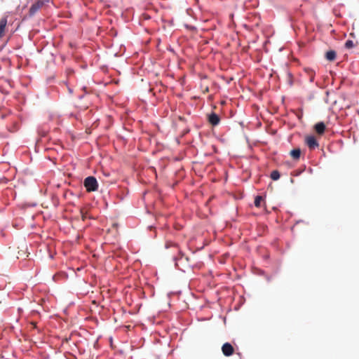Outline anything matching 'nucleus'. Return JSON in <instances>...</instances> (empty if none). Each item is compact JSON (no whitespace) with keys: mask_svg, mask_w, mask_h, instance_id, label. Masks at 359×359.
<instances>
[{"mask_svg":"<svg viewBox=\"0 0 359 359\" xmlns=\"http://www.w3.org/2000/svg\"><path fill=\"white\" fill-rule=\"evenodd\" d=\"M84 187L88 192L95 191L98 188V184L95 177L89 176L84 180Z\"/></svg>","mask_w":359,"mask_h":359,"instance_id":"obj_1","label":"nucleus"},{"mask_svg":"<svg viewBox=\"0 0 359 359\" xmlns=\"http://www.w3.org/2000/svg\"><path fill=\"white\" fill-rule=\"evenodd\" d=\"M50 2V0H36L29 10V16H34L46 4Z\"/></svg>","mask_w":359,"mask_h":359,"instance_id":"obj_2","label":"nucleus"},{"mask_svg":"<svg viewBox=\"0 0 359 359\" xmlns=\"http://www.w3.org/2000/svg\"><path fill=\"white\" fill-rule=\"evenodd\" d=\"M222 351L225 356H230L233 355L234 352V348L231 344L226 342L223 344L222 347Z\"/></svg>","mask_w":359,"mask_h":359,"instance_id":"obj_3","label":"nucleus"},{"mask_svg":"<svg viewBox=\"0 0 359 359\" xmlns=\"http://www.w3.org/2000/svg\"><path fill=\"white\" fill-rule=\"evenodd\" d=\"M306 143L310 149H314L318 147V143L314 136H308L306 137Z\"/></svg>","mask_w":359,"mask_h":359,"instance_id":"obj_4","label":"nucleus"},{"mask_svg":"<svg viewBox=\"0 0 359 359\" xmlns=\"http://www.w3.org/2000/svg\"><path fill=\"white\" fill-rule=\"evenodd\" d=\"M208 121L212 126H215L219 123L220 118L217 114L212 112L208 115Z\"/></svg>","mask_w":359,"mask_h":359,"instance_id":"obj_5","label":"nucleus"},{"mask_svg":"<svg viewBox=\"0 0 359 359\" xmlns=\"http://www.w3.org/2000/svg\"><path fill=\"white\" fill-rule=\"evenodd\" d=\"M6 25L7 17H4L0 20V39H1L5 35Z\"/></svg>","mask_w":359,"mask_h":359,"instance_id":"obj_6","label":"nucleus"},{"mask_svg":"<svg viewBox=\"0 0 359 359\" xmlns=\"http://www.w3.org/2000/svg\"><path fill=\"white\" fill-rule=\"evenodd\" d=\"M315 130L318 134L322 135L325 132V125L323 122H319L315 125Z\"/></svg>","mask_w":359,"mask_h":359,"instance_id":"obj_7","label":"nucleus"},{"mask_svg":"<svg viewBox=\"0 0 359 359\" xmlns=\"http://www.w3.org/2000/svg\"><path fill=\"white\" fill-rule=\"evenodd\" d=\"M336 55L334 50H329L325 54V58L329 61H334L336 59Z\"/></svg>","mask_w":359,"mask_h":359,"instance_id":"obj_8","label":"nucleus"},{"mask_svg":"<svg viewBox=\"0 0 359 359\" xmlns=\"http://www.w3.org/2000/svg\"><path fill=\"white\" fill-rule=\"evenodd\" d=\"M300 155H301V150H300V149H292L290 151V156L294 160L299 159V157H300Z\"/></svg>","mask_w":359,"mask_h":359,"instance_id":"obj_9","label":"nucleus"},{"mask_svg":"<svg viewBox=\"0 0 359 359\" xmlns=\"http://www.w3.org/2000/svg\"><path fill=\"white\" fill-rule=\"evenodd\" d=\"M280 173L278 170H273L271 173V178L273 180H278L280 178Z\"/></svg>","mask_w":359,"mask_h":359,"instance_id":"obj_10","label":"nucleus"},{"mask_svg":"<svg viewBox=\"0 0 359 359\" xmlns=\"http://www.w3.org/2000/svg\"><path fill=\"white\" fill-rule=\"evenodd\" d=\"M263 201V198L260 196H256L255 199V205L257 208L261 206V202Z\"/></svg>","mask_w":359,"mask_h":359,"instance_id":"obj_11","label":"nucleus"},{"mask_svg":"<svg viewBox=\"0 0 359 359\" xmlns=\"http://www.w3.org/2000/svg\"><path fill=\"white\" fill-rule=\"evenodd\" d=\"M353 46H354V43H353V41H351V40H348V41H346V43H345V47H346V48H348V49H349V48H353Z\"/></svg>","mask_w":359,"mask_h":359,"instance_id":"obj_12","label":"nucleus"},{"mask_svg":"<svg viewBox=\"0 0 359 359\" xmlns=\"http://www.w3.org/2000/svg\"><path fill=\"white\" fill-rule=\"evenodd\" d=\"M307 72H308V74H309V75L310 76V81H311V82L313 81V80H314V74H315L313 71L311 70V69H309V70H307Z\"/></svg>","mask_w":359,"mask_h":359,"instance_id":"obj_13","label":"nucleus"},{"mask_svg":"<svg viewBox=\"0 0 359 359\" xmlns=\"http://www.w3.org/2000/svg\"><path fill=\"white\" fill-rule=\"evenodd\" d=\"M85 219H86V216L84 215V214L82 213V219L85 220Z\"/></svg>","mask_w":359,"mask_h":359,"instance_id":"obj_14","label":"nucleus"},{"mask_svg":"<svg viewBox=\"0 0 359 359\" xmlns=\"http://www.w3.org/2000/svg\"><path fill=\"white\" fill-rule=\"evenodd\" d=\"M68 90L70 93H72V90L71 88H69Z\"/></svg>","mask_w":359,"mask_h":359,"instance_id":"obj_15","label":"nucleus"},{"mask_svg":"<svg viewBox=\"0 0 359 359\" xmlns=\"http://www.w3.org/2000/svg\"><path fill=\"white\" fill-rule=\"evenodd\" d=\"M32 325H33L34 327H36V324L34 323H32Z\"/></svg>","mask_w":359,"mask_h":359,"instance_id":"obj_16","label":"nucleus"}]
</instances>
